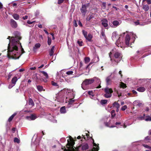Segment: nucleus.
Listing matches in <instances>:
<instances>
[{
	"label": "nucleus",
	"mask_w": 151,
	"mask_h": 151,
	"mask_svg": "<svg viewBox=\"0 0 151 151\" xmlns=\"http://www.w3.org/2000/svg\"><path fill=\"white\" fill-rule=\"evenodd\" d=\"M14 34L15 37H11V41L9 40L10 43L8 47L7 56L9 58L17 59H18L24 51L19 41L21 39L20 33L16 32ZM10 37L9 36L7 39L10 40Z\"/></svg>",
	"instance_id": "f257e3e1"
},
{
	"label": "nucleus",
	"mask_w": 151,
	"mask_h": 151,
	"mask_svg": "<svg viewBox=\"0 0 151 151\" xmlns=\"http://www.w3.org/2000/svg\"><path fill=\"white\" fill-rule=\"evenodd\" d=\"M68 143L66 145L67 149L65 147H62V149H64V151H80L79 149L80 147H78L77 148L75 149L73 147V145L74 144V142L73 141V139L70 137H69V139L67 140ZM88 148V146L87 144L85 143L82 145V151H86Z\"/></svg>",
	"instance_id": "f03ea898"
},
{
	"label": "nucleus",
	"mask_w": 151,
	"mask_h": 151,
	"mask_svg": "<svg viewBox=\"0 0 151 151\" xmlns=\"http://www.w3.org/2000/svg\"><path fill=\"white\" fill-rule=\"evenodd\" d=\"M111 52H110L109 53V56L110 58V60L111 62L112 65L113 66H114L117 65V64L120 61L122 58V55L120 52H116L114 54V58L113 60L111 58Z\"/></svg>",
	"instance_id": "7ed1b4c3"
},
{
	"label": "nucleus",
	"mask_w": 151,
	"mask_h": 151,
	"mask_svg": "<svg viewBox=\"0 0 151 151\" xmlns=\"http://www.w3.org/2000/svg\"><path fill=\"white\" fill-rule=\"evenodd\" d=\"M94 82V80L93 78H90L85 79L81 84L82 88L84 90L86 89V86L91 84Z\"/></svg>",
	"instance_id": "20e7f679"
},
{
	"label": "nucleus",
	"mask_w": 151,
	"mask_h": 151,
	"mask_svg": "<svg viewBox=\"0 0 151 151\" xmlns=\"http://www.w3.org/2000/svg\"><path fill=\"white\" fill-rule=\"evenodd\" d=\"M105 93L104 95V97L107 98H110L112 96V93L113 92L112 89L106 87L104 89Z\"/></svg>",
	"instance_id": "39448f33"
},
{
	"label": "nucleus",
	"mask_w": 151,
	"mask_h": 151,
	"mask_svg": "<svg viewBox=\"0 0 151 151\" xmlns=\"http://www.w3.org/2000/svg\"><path fill=\"white\" fill-rule=\"evenodd\" d=\"M125 33L124 32L122 34L120 35V36L119 37L116 43V45L118 47H120L122 48L123 47L124 43L123 42L121 41V40L122 39V38L125 35Z\"/></svg>",
	"instance_id": "423d86ee"
},
{
	"label": "nucleus",
	"mask_w": 151,
	"mask_h": 151,
	"mask_svg": "<svg viewBox=\"0 0 151 151\" xmlns=\"http://www.w3.org/2000/svg\"><path fill=\"white\" fill-rule=\"evenodd\" d=\"M40 72L41 73L42 76H44V78H43L42 77L37 78V79L40 80L42 81H44V82H46L47 81V79H48L49 78V76L47 73L44 71H40Z\"/></svg>",
	"instance_id": "0eeeda50"
},
{
	"label": "nucleus",
	"mask_w": 151,
	"mask_h": 151,
	"mask_svg": "<svg viewBox=\"0 0 151 151\" xmlns=\"http://www.w3.org/2000/svg\"><path fill=\"white\" fill-rule=\"evenodd\" d=\"M17 76L18 77V78H17L16 76H14L12 78L11 81V83L15 85L16 82L17 81L18 79H19L20 78L21 76L20 74L19 75H17Z\"/></svg>",
	"instance_id": "6e6552de"
},
{
	"label": "nucleus",
	"mask_w": 151,
	"mask_h": 151,
	"mask_svg": "<svg viewBox=\"0 0 151 151\" xmlns=\"http://www.w3.org/2000/svg\"><path fill=\"white\" fill-rule=\"evenodd\" d=\"M108 20L106 19H104L101 20L102 25L106 29H108Z\"/></svg>",
	"instance_id": "1a4fd4ad"
},
{
	"label": "nucleus",
	"mask_w": 151,
	"mask_h": 151,
	"mask_svg": "<svg viewBox=\"0 0 151 151\" xmlns=\"http://www.w3.org/2000/svg\"><path fill=\"white\" fill-rule=\"evenodd\" d=\"M125 40L126 45H129L131 43V41H130V37L127 34L126 35Z\"/></svg>",
	"instance_id": "9d476101"
},
{
	"label": "nucleus",
	"mask_w": 151,
	"mask_h": 151,
	"mask_svg": "<svg viewBox=\"0 0 151 151\" xmlns=\"http://www.w3.org/2000/svg\"><path fill=\"white\" fill-rule=\"evenodd\" d=\"M93 79L94 80V81H95L98 84H99V86H97L96 88H101V86H100L101 83L100 80L99 78L96 77H94Z\"/></svg>",
	"instance_id": "9b49d317"
},
{
	"label": "nucleus",
	"mask_w": 151,
	"mask_h": 151,
	"mask_svg": "<svg viewBox=\"0 0 151 151\" xmlns=\"http://www.w3.org/2000/svg\"><path fill=\"white\" fill-rule=\"evenodd\" d=\"M11 24L13 28H16L17 27V24L16 22L12 19H10Z\"/></svg>",
	"instance_id": "f8f14e48"
},
{
	"label": "nucleus",
	"mask_w": 151,
	"mask_h": 151,
	"mask_svg": "<svg viewBox=\"0 0 151 151\" xmlns=\"http://www.w3.org/2000/svg\"><path fill=\"white\" fill-rule=\"evenodd\" d=\"M81 11L82 13L85 15L87 11L86 6L85 5H82L81 8Z\"/></svg>",
	"instance_id": "ddd939ff"
},
{
	"label": "nucleus",
	"mask_w": 151,
	"mask_h": 151,
	"mask_svg": "<svg viewBox=\"0 0 151 151\" xmlns=\"http://www.w3.org/2000/svg\"><path fill=\"white\" fill-rule=\"evenodd\" d=\"M118 36L117 35L116 32H114L112 33L111 37L112 40L114 41L116 40L117 39V38H118Z\"/></svg>",
	"instance_id": "4468645a"
},
{
	"label": "nucleus",
	"mask_w": 151,
	"mask_h": 151,
	"mask_svg": "<svg viewBox=\"0 0 151 151\" xmlns=\"http://www.w3.org/2000/svg\"><path fill=\"white\" fill-rule=\"evenodd\" d=\"M27 118L29 120H34L37 118V116L35 115L32 114L29 116H27Z\"/></svg>",
	"instance_id": "2eb2a0df"
},
{
	"label": "nucleus",
	"mask_w": 151,
	"mask_h": 151,
	"mask_svg": "<svg viewBox=\"0 0 151 151\" xmlns=\"http://www.w3.org/2000/svg\"><path fill=\"white\" fill-rule=\"evenodd\" d=\"M93 146L94 147L92 149L93 151H98L99 149V147L98 145H97L96 143L93 142Z\"/></svg>",
	"instance_id": "dca6fc26"
},
{
	"label": "nucleus",
	"mask_w": 151,
	"mask_h": 151,
	"mask_svg": "<svg viewBox=\"0 0 151 151\" xmlns=\"http://www.w3.org/2000/svg\"><path fill=\"white\" fill-rule=\"evenodd\" d=\"M41 45L39 43H37L35 44L33 47V50L34 51H36L37 49H38L40 47Z\"/></svg>",
	"instance_id": "f3484780"
},
{
	"label": "nucleus",
	"mask_w": 151,
	"mask_h": 151,
	"mask_svg": "<svg viewBox=\"0 0 151 151\" xmlns=\"http://www.w3.org/2000/svg\"><path fill=\"white\" fill-rule=\"evenodd\" d=\"M92 37L93 36L92 35L90 34H88V35L86 37H85V38L88 41L91 42V39Z\"/></svg>",
	"instance_id": "a211bd4d"
},
{
	"label": "nucleus",
	"mask_w": 151,
	"mask_h": 151,
	"mask_svg": "<svg viewBox=\"0 0 151 151\" xmlns=\"http://www.w3.org/2000/svg\"><path fill=\"white\" fill-rule=\"evenodd\" d=\"M120 22L117 20H115L113 21L112 24L114 27H116L120 24L121 23Z\"/></svg>",
	"instance_id": "6ab92c4d"
},
{
	"label": "nucleus",
	"mask_w": 151,
	"mask_h": 151,
	"mask_svg": "<svg viewBox=\"0 0 151 151\" xmlns=\"http://www.w3.org/2000/svg\"><path fill=\"white\" fill-rule=\"evenodd\" d=\"M137 90L140 92H143L145 90V88L144 87L141 86L137 89Z\"/></svg>",
	"instance_id": "aec40b11"
},
{
	"label": "nucleus",
	"mask_w": 151,
	"mask_h": 151,
	"mask_svg": "<svg viewBox=\"0 0 151 151\" xmlns=\"http://www.w3.org/2000/svg\"><path fill=\"white\" fill-rule=\"evenodd\" d=\"M113 106L114 107H115L116 109L119 108L120 107V105L117 102H115L113 104Z\"/></svg>",
	"instance_id": "412c9836"
},
{
	"label": "nucleus",
	"mask_w": 151,
	"mask_h": 151,
	"mask_svg": "<svg viewBox=\"0 0 151 151\" xmlns=\"http://www.w3.org/2000/svg\"><path fill=\"white\" fill-rule=\"evenodd\" d=\"M61 113L64 114L66 112V110L65 106H63L61 107L60 110Z\"/></svg>",
	"instance_id": "4be33fe9"
},
{
	"label": "nucleus",
	"mask_w": 151,
	"mask_h": 151,
	"mask_svg": "<svg viewBox=\"0 0 151 151\" xmlns=\"http://www.w3.org/2000/svg\"><path fill=\"white\" fill-rule=\"evenodd\" d=\"M13 18L16 20H17L19 19V16L17 14H14L12 15Z\"/></svg>",
	"instance_id": "5701e85b"
},
{
	"label": "nucleus",
	"mask_w": 151,
	"mask_h": 151,
	"mask_svg": "<svg viewBox=\"0 0 151 151\" xmlns=\"http://www.w3.org/2000/svg\"><path fill=\"white\" fill-rule=\"evenodd\" d=\"M104 29H102L101 32V35H102V38L104 39H105L106 36L104 33Z\"/></svg>",
	"instance_id": "b1692460"
},
{
	"label": "nucleus",
	"mask_w": 151,
	"mask_h": 151,
	"mask_svg": "<svg viewBox=\"0 0 151 151\" xmlns=\"http://www.w3.org/2000/svg\"><path fill=\"white\" fill-rule=\"evenodd\" d=\"M54 47H55L54 46H53L52 47V48L50 51L49 54L50 56H52L53 55V54L54 53Z\"/></svg>",
	"instance_id": "393cba45"
},
{
	"label": "nucleus",
	"mask_w": 151,
	"mask_h": 151,
	"mask_svg": "<svg viewBox=\"0 0 151 151\" xmlns=\"http://www.w3.org/2000/svg\"><path fill=\"white\" fill-rule=\"evenodd\" d=\"M16 113H14L8 119V121L9 122H11L13 119L14 117L16 115Z\"/></svg>",
	"instance_id": "a878e982"
},
{
	"label": "nucleus",
	"mask_w": 151,
	"mask_h": 151,
	"mask_svg": "<svg viewBox=\"0 0 151 151\" xmlns=\"http://www.w3.org/2000/svg\"><path fill=\"white\" fill-rule=\"evenodd\" d=\"M106 81L107 85H109L110 84L111 81L110 77V76L106 78Z\"/></svg>",
	"instance_id": "bb28decb"
},
{
	"label": "nucleus",
	"mask_w": 151,
	"mask_h": 151,
	"mask_svg": "<svg viewBox=\"0 0 151 151\" xmlns=\"http://www.w3.org/2000/svg\"><path fill=\"white\" fill-rule=\"evenodd\" d=\"M143 9L145 11H147L149 10V7L147 5H144L143 7Z\"/></svg>",
	"instance_id": "cd10ccee"
},
{
	"label": "nucleus",
	"mask_w": 151,
	"mask_h": 151,
	"mask_svg": "<svg viewBox=\"0 0 151 151\" xmlns=\"http://www.w3.org/2000/svg\"><path fill=\"white\" fill-rule=\"evenodd\" d=\"M107 100H101L100 103L101 104H107Z\"/></svg>",
	"instance_id": "c85d7f7f"
},
{
	"label": "nucleus",
	"mask_w": 151,
	"mask_h": 151,
	"mask_svg": "<svg viewBox=\"0 0 151 151\" xmlns=\"http://www.w3.org/2000/svg\"><path fill=\"white\" fill-rule=\"evenodd\" d=\"M38 90L39 91H42L43 90V87L40 86H37Z\"/></svg>",
	"instance_id": "c756f323"
},
{
	"label": "nucleus",
	"mask_w": 151,
	"mask_h": 151,
	"mask_svg": "<svg viewBox=\"0 0 151 151\" xmlns=\"http://www.w3.org/2000/svg\"><path fill=\"white\" fill-rule=\"evenodd\" d=\"M29 105H31L32 106H34V104L32 100L31 99H30L29 100Z\"/></svg>",
	"instance_id": "7c9ffc66"
},
{
	"label": "nucleus",
	"mask_w": 151,
	"mask_h": 151,
	"mask_svg": "<svg viewBox=\"0 0 151 151\" xmlns=\"http://www.w3.org/2000/svg\"><path fill=\"white\" fill-rule=\"evenodd\" d=\"M88 94L90 96V97L92 98L91 97V96L93 97L94 96V95L93 94V91H88Z\"/></svg>",
	"instance_id": "2f4dec72"
},
{
	"label": "nucleus",
	"mask_w": 151,
	"mask_h": 151,
	"mask_svg": "<svg viewBox=\"0 0 151 151\" xmlns=\"http://www.w3.org/2000/svg\"><path fill=\"white\" fill-rule=\"evenodd\" d=\"M90 60V58L88 57H86L84 59L85 63H86L89 62Z\"/></svg>",
	"instance_id": "473e14b6"
},
{
	"label": "nucleus",
	"mask_w": 151,
	"mask_h": 151,
	"mask_svg": "<svg viewBox=\"0 0 151 151\" xmlns=\"http://www.w3.org/2000/svg\"><path fill=\"white\" fill-rule=\"evenodd\" d=\"M86 135H83V134L82 135V138H83L85 140L87 138H88V136L89 135L87 134L86 133Z\"/></svg>",
	"instance_id": "72a5a7b5"
},
{
	"label": "nucleus",
	"mask_w": 151,
	"mask_h": 151,
	"mask_svg": "<svg viewBox=\"0 0 151 151\" xmlns=\"http://www.w3.org/2000/svg\"><path fill=\"white\" fill-rule=\"evenodd\" d=\"M66 93H70V94H72L73 96V98L74 97V95L73 94V92H71V91L70 90L67 89L66 91Z\"/></svg>",
	"instance_id": "f704fd0d"
},
{
	"label": "nucleus",
	"mask_w": 151,
	"mask_h": 151,
	"mask_svg": "<svg viewBox=\"0 0 151 151\" xmlns=\"http://www.w3.org/2000/svg\"><path fill=\"white\" fill-rule=\"evenodd\" d=\"M75 100L74 99L73 100L72 99H70V100L68 102V104H73V103H74L75 101Z\"/></svg>",
	"instance_id": "c9c22d12"
},
{
	"label": "nucleus",
	"mask_w": 151,
	"mask_h": 151,
	"mask_svg": "<svg viewBox=\"0 0 151 151\" xmlns=\"http://www.w3.org/2000/svg\"><path fill=\"white\" fill-rule=\"evenodd\" d=\"M82 32L84 37H86L87 36V32L85 30H82Z\"/></svg>",
	"instance_id": "e433bc0d"
},
{
	"label": "nucleus",
	"mask_w": 151,
	"mask_h": 151,
	"mask_svg": "<svg viewBox=\"0 0 151 151\" xmlns=\"http://www.w3.org/2000/svg\"><path fill=\"white\" fill-rule=\"evenodd\" d=\"M120 86L121 87H122L123 88H125L126 87V85L122 82L121 83Z\"/></svg>",
	"instance_id": "4c0bfd02"
},
{
	"label": "nucleus",
	"mask_w": 151,
	"mask_h": 151,
	"mask_svg": "<svg viewBox=\"0 0 151 151\" xmlns=\"http://www.w3.org/2000/svg\"><path fill=\"white\" fill-rule=\"evenodd\" d=\"M51 38L48 37V40H47V43L49 45H50L51 43Z\"/></svg>",
	"instance_id": "58836bf2"
},
{
	"label": "nucleus",
	"mask_w": 151,
	"mask_h": 151,
	"mask_svg": "<svg viewBox=\"0 0 151 151\" xmlns=\"http://www.w3.org/2000/svg\"><path fill=\"white\" fill-rule=\"evenodd\" d=\"M127 108V106L126 105H124L122 107V108H121V110H122L123 111H124Z\"/></svg>",
	"instance_id": "ea45409f"
},
{
	"label": "nucleus",
	"mask_w": 151,
	"mask_h": 151,
	"mask_svg": "<svg viewBox=\"0 0 151 151\" xmlns=\"http://www.w3.org/2000/svg\"><path fill=\"white\" fill-rule=\"evenodd\" d=\"M66 74L68 75H72L73 73V71H68L66 72Z\"/></svg>",
	"instance_id": "a19ab883"
},
{
	"label": "nucleus",
	"mask_w": 151,
	"mask_h": 151,
	"mask_svg": "<svg viewBox=\"0 0 151 151\" xmlns=\"http://www.w3.org/2000/svg\"><path fill=\"white\" fill-rule=\"evenodd\" d=\"M13 71H11V72L9 73L8 75V78H7V79L8 80L12 76V72Z\"/></svg>",
	"instance_id": "79ce46f5"
},
{
	"label": "nucleus",
	"mask_w": 151,
	"mask_h": 151,
	"mask_svg": "<svg viewBox=\"0 0 151 151\" xmlns=\"http://www.w3.org/2000/svg\"><path fill=\"white\" fill-rule=\"evenodd\" d=\"M14 142H17L18 143H19L20 142V140L17 138H15L14 140Z\"/></svg>",
	"instance_id": "37998d69"
},
{
	"label": "nucleus",
	"mask_w": 151,
	"mask_h": 151,
	"mask_svg": "<svg viewBox=\"0 0 151 151\" xmlns=\"http://www.w3.org/2000/svg\"><path fill=\"white\" fill-rule=\"evenodd\" d=\"M51 84L52 85V86H58V85L57 83L54 82L53 81H51Z\"/></svg>",
	"instance_id": "c03bdc74"
},
{
	"label": "nucleus",
	"mask_w": 151,
	"mask_h": 151,
	"mask_svg": "<svg viewBox=\"0 0 151 151\" xmlns=\"http://www.w3.org/2000/svg\"><path fill=\"white\" fill-rule=\"evenodd\" d=\"M15 85H14V84H13V83H11V84H10L9 85V86H8V88L9 89H10V88H12V87H13Z\"/></svg>",
	"instance_id": "a18cd8bd"
},
{
	"label": "nucleus",
	"mask_w": 151,
	"mask_h": 151,
	"mask_svg": "<svg viewBox=\"0 0 151 151\" xmlns=\"http://www.w3.org/2000/svg\"><path fill=\"white\" fill-rule=\"evenodd\" d=\"M111 114L112 116H114L115 115V111L114 110H112L111 111Z\"/></svg>",
	"instance_id": "49530a36"
},
{
	"label": "nucleus",
	"mask_w": 151,
	"mask_h": 151,
	"mask_svg": "<svg viewBox=\"0 0 151 151\" xmlns=\"http://www.w3.org/2000/svg\"><path fill=\"white\" fill-rule=\"evenodd\" d=\"M93 15H90L89 17H88L87 20L88 21H90V20L92 18H93Z\"/></svg>",
	"instance_id": "de8ad7c7"
},
{
	"label": "nucleus",
	"mask_w": 151,
	"mask_h": 151,
	"mask_svg": "<svg viewBox=\"0 0 151 151\" xmlns=\"http://www.w3.org/2000/svg\"><path fill=\"white\" fill-rule=\"evenodd\" d=\"M73 25L76 27H77L78 26L77 23L75 20H74L73 21Z\"/></svg>",
	"instance_id": "09e8293b"
},
{
	"label": "nucleus",
	"mask_w": 151,
	"mask_h": 151,
	"mask_svg": "<svg viewBox=\"0 0 151 151\" xmlns=\"http://www.w3.org/2000/svg\"><path fill=\"white\" fill-rule=\"evenodd\" d=\"M78 43L80 46H82L83 45V42L82 41H78Z\"/></svg>",
	"instance_id": "8fccbe9b"
},
{
	"label": "nucleus",
	"mask_w": 151,
	"mask_h": 151,
	"mask_svg": "<svg viewBox=\"0 0 151 151\" xmlns=\"http://www.w3.org/2000/svg\"><path fill=\"white\" fill-rule=\"evenodd\" d=\"M145 120L146 121H151V117L148 116L147 118L145 119Z\"/></svg>",
	"instance_id": "3c124183"
},
{
	"label": "nucleus",
	"mask_w": 151,
	"mask_h": 151,
	"mask_svg": "<svg viewBox=\"0 0 151 151\" xmlns=\"http://www.w3.org/2000/svg\"><path fill=\"white\" fill-rule=\"evenodd\" d=\"M105 124L106 126L107 127H114V126H111V127L109 126V123L107 122L105 123Z\"/></svg>",
	"instance_id": "603ef678"
},
{
	"label": "nucleus",
	"mask_w": 151,
	"mask_h": 151,
	"mask_svg": "<svg viewBox=\"0 0 151 151\" xmlns=\"http://www.w3.org/2000/svg\"><path fill=\"white\" fill-rule=\"evenodd\" d=\"M143 145L145 147L148 148V149H149L151 147H150L149 146L147 145Z\"/></svg>",
	"instance_id": "864d4df0"
},
{
	"label": "nucleus",
	"mask_w": 151,
	"mask_h": 151,
	"mask_svg": "<svg viewBox=\"0 0 151 151\" xmlns=\"http://www.w3.org/2000/svg\"><path fill=\"white\" fill-rule=\"evenodd\" d=\"M35 22V21L31 22L30 21H28L27 22V23L29 24H31Z\"/></svg>",
	"instance_id": "5fc2aeb1"
},
{
	"label": "nucleus",
	"mask_w": 151,
	"mask_h": 151,
	"mask_svg": "<svg viewBox=\"0 0 151 151\" xmlns=\"http://www.w3.org/2000/svg\"><path fill=\"white\" fill-rule=\"evenodd\" d=\"M64 1V0H58V3L59 4L62 3Z\"/></svg>",
	"instance_id": "6e6d98bb"
},
{
	"label": "nucleus",
	"mask_w": 151,
	"mask_h": 151,
	"mask_svg": "<svg viewBox=\"0 0 151 151\" xmlns=\"http://www.w3.org/2000/svg\"><path fill=\"white\" fill-rule=\"evenodd\" d=\"M78 24L80 26H81V27H82V26H83L82 24L80 21H78Z\"/></svg>",
	"instance_id": "4d7b16f0"
},
{
	"label": "nucleus",
	"mask_w": 151,
	"mask_h": 151,
	"mask_svg": "<svg viewBox=\"0 0 151 151\" xmlns=\"http://www.w3.org/2000/svg\"><path fill=\"white\" fill-rule=\"evenodd\" d=\"M132 36L133 37H134V40H135L136 39V37H136V36L135 35V34H134L133 33L132 34Z\"/></svg>",
	"instance_id": "13d9d810"
},
{
	"label": "nucleus",
	"mask_w": 151,
	"mask_h": 151,
	"mask_svg": "<svg viewBox=\"0 0 151 151\" xmlns=\"http://www.w3.org/2000/svg\"><path fill=\"white\" fill-rule=\"evenodd\" d=\"M28 18V16L26 15L25 16L23 17V19L24 20H25L27 19Z\"/></svg>",
	"instance_id": "bf43d9fd"
},
{
	"label": "nucleus",
	"mask_w": 151,
	"mask_h": 151,
	"mask_svg": "<svg viewBox=\"0 0 151 151\" xmlns=\"http://www.w3.org/2000/svg\"><path fill=\"white\" fill-rule=\"evenodd\" d=\"M138 119L139 120H142L144 119V117L142 116L139 117H138Z\"/></svg>",
	"instance_id": "052dcab7"
},
{
	"label": "nucleus",
	"mask_w": 151,
	"mask_h": 151,
	"mask_svg": "<svg viewBox=\"0 0 151 151\" xmlns=\"http://www.w3.org/2000/svg\"><path fill=\"white\" fill-rule=\"evenodd\" d=\"M133 93L134 94H136L137 93V92L134 90H132V91Z\"/></svg>",
	"instance_id": "680f3d73"
},
{
	"label": "nucleus",
	"mask_w": 151,
	"mask_h": 151,
	"mask_svg": "<svg viewBox=\"0 0 151 151\" xmlns=\"http://www.w3.org/2000/svg\"><path fill=\"white\" fill-rule=\"evenodd\" d=\"M117 94L118 95V96L119 97L122 96V94L121 93H119L118 92H117Z\"/></svg>",
	"instance_id": "e2e57ef3"
},
{
	"label": "nucleus",
	"mask_w": 151,
	"mask_h": 151,
	"mask_svg": "<svg viewBox=\"0 0 151 151\" xmlns=\"http://www.w3.org/2000/svg\"><path fill=\"white\" fill-rule=\"evenodd\" d=\"M134 23L136 25H137L138 24H139V21H137L135 22H134Z\"/></svg>",
	"instance_id": "0e129e2a"
},
{
	"label": "nucleus",
	"mask_w": 151,
	"mask_h": 151,
	"mask_svg": "<svg viewBox=\"0 0 151 151\" xmlns=\"http://www.w3.org/2000/svg\"><path fill=\"white\" fill-rule=\"evenodd\" d=\"M36 69V68L35 67H31L30 68V69L31 70H35Z\"/></svg>",
	"instance_id": "69168bd1"
},
{
	"label": "nucleus",
	"mask_w": 151,
	"mask_h": 151,
	"mask_svg": "<svg viewBox=\"0 0 151 151\" xmlns=\"http://www.w3.org/2000/svg\"><path fill=\"white\" fill-rule=\"evenodd\" d=\"M3 7V6L2 4L0 2V9L2 8Z\"/></svg>",
	"instance_id": "338daca9"
},
{
	"label": "nucleus",
	"mask_w": 151,
	"mask_h": 151,
	"mask_svg": "<svg viewBox=\"0 0 151 151\" xmlns=\"http://www.w3.org/2000/svg\"><path fill=\"white\" fill-rule=\"evenodd\" d=\"M147 2L148 4H151L150 0H147Z\"/></svg>",
	"instance_id": "774afa93"
}]
</instances>
